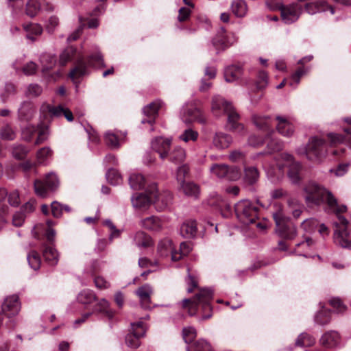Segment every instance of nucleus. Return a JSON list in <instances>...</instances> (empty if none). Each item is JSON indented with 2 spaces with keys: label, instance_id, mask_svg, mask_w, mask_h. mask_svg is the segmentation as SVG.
Instances as JSON below:
<instances>
[{
  "label": "nucleus",
  "instance_id": "obj_36",
  "mask_svg": "<svg viewBox=\"0 0 351 351\" xmlns=\"http://www.w3.org/2000/svg\"><path fill=\"white\" fill-rule=\"evenodd\" d=\"M288 208L295 219H298L303 212L304 206L296 199L290 198L287 201Z\"/></svg>",
  "mask_w": 351,
  "mask_h": 351
},
{
  "label": "nucleus",
  "instance_id": "obj_29",
  "mask_svg": "<svg viewBox=\"0 0 351 351\" xmlns=\"http://www.w3.org/2000/svg\"><path fill=\"white\" fill-rule=\"evenodd\" d=\"M95 312L102 314L109 319H112L114 315V311L110 308L109 302L104 298L97 303Z\"/></svg>",
  "mask_w": 351,
  "mask_h": 351
},
{
  "label": "nucleus",
  "instance_id": "obj_59",
  "mask_svg": "<svg viewBox=\"0 0 351 351\" xmlns=\"http://www.w3.org/2000/svg\"><path fill=\"white\" fill-rule=\"evenodd\" d=\"M318 223L315 219H306L301 223V228L306 232H311L314 230Z\"/></svg>",
  "mask_w": 351,
  "mask_h": 351
},
{
  "label": "nucleus",
  "instance_id": "obj_16",
  "mask_svg": "<svg viewBox=\"0 0 351 351\" xmlns=\"http://www.w3.org/2000/svg\"><path fill=\"white\" fill-rule=\"evenodd\" d=\"M162 102L160 100H156L145 106L143 108V112L147 119H142L141 123H148L152 125L158 115V110L162 107Z\"/></svg>",
  "mask_w": 351,
  "mask_h": 351
},
{
  "label": "nucleus",
  "instance_id": "obj_62",
  "mask_svg": "<svg viewBox=\"0 0 351 351\" xmlns=\"http://www.w3.org/2000/svg\"><path fill=\"white\" fill-rule=\"evenodd\" d=\"M52 155L51 149L48 147H43L38 150L37 157L39 162L43 163L45 160Z\"/></svg>",
  "mask_w": 351,
  "mask_h": 351
},
{
  "label": "nucleus",
  "instance_id": "obj_35",
  "mask_svg": "<svg viewBox=\"0 0 351 351\" xmlns=\"http://www.w3.org/2000/svg\"><path fill=\"white\" fill-rule=\"evenodd\" d=\"M231 10L237 17L244 16L247 10V5L244 0H234L231 3Z\"/></svg>",
  "mask_w": 351,
  "mask_h": 351
},
{
  "label": "nucleus",
  "instance_id": "obj_26",
  "mask_svg": "<svg viewBox=\"0 0 351 351\" xmlns=\"http://www.w3.org/2000/svg\"><path fill=\"white\" fill-rule=\"evenodd\" d=\"M132 206L135 208H144L152 202V196L147 193H136L131 197Z\"/></svg>",
  "mask_w": 351,
  "mask_h": 351
},
{
  "label": "nucleus",
  "instance_id": "obj_46",
  "mask_svg": "<svg viewBox=\"0 0 351 351\" xmlns=\"http://www.w3.org/2000/svg\"><path fill=\"white\" fill-rule=\"evenodd\" d=\"M186 157L185 151L180 147H176L169 155V160L175 163L184 162Z\"/></svg>",
  "mask_w": 351,
  "mask_h": 351
},
{
  "label": "nucleus",
  "instance_id": "obj_64",
  "mask_svg": "<svg viewBox=\"0 0 351 351\" xmlns=\"http://www.w3.org/2000/svg\"><path fill=\"white\" fill-rule=\"evenodd\" d=\"M267 80L268 76L267 73L263 71H260L258 73V80L256 82L257 88L259 89L265 88L267 85Z\"/></svg>",
  "mask_w": 351,
  "mask_h": 351
},
{
  "label": "nucleus",
  "instance_id": "obj_21",
  "mask_svg": "<svg viewBox=\"0 0 351 351\" xmlns=\"http://www.w3.org/2000/svg\"><path fill=\"white\" fill-rule=\"evenodd\" d=\"M140 225L149 231L159 232L162 229V223L160 219L156 216H150L141 219Z\"/></svg>",
  "mask_w": 351,
  "mask_h": 351
},
{
  "label": "nucleus",
  "instance_id": "obj_51",
  "mask_svg": "<svg viewBox=\"0 0 351 351\" xmlns=\"http://www.w3.org/2000/svg\"><path fill=\"white\" fill-rule=\"evenodd\" d=\"M40 8V3L37 0H29L26 5V14L32 18L37 14Z\"/></svg>",
  "mask_w": 351,
  "mask_h": 351
},
{
  "label": "nucleus",
  "instance_id": "obj_2",
  "mask_svg": "<svg viewBox=\"0 0 351 351\" xmlns=\"http://www.w3.org/2000/svg\"><path fill=\"white\" fill-rule=\"evenodd\" d=\"M211 109L213 112L217 116L219 115L222 112L227 114V127L230 131L239 134L245 133L244 125L238 122L240 116L230 101H226L221 96H214L212 99Z\"/></svg>",
  "mask_w": 351,
  "mask_h": 351
},
{
  "label": "nucleus",
  "instance_id": "obj_6",
  "mask_svg": "<svg viewBox=\"0 0 351 351\" xmlns=\"http://www.w3.org/2000/svg\"><path fill=\"white\" fill-rule=\"evenodd\" d=\"M87 64L88 66L96 69H101L106 66L103 56L99 51H97L89 56L87 63L83 58H80L74 69L71 71L69 74L70 77L75 80L77 77L86 75L87 73Z\"/></svg>",
  "mask_w": 351,
  "mask_h": 351
},
{
  "label": "nucleus",
  "instance_id": "obj_50",
  "mask_svg": "<svg viewBox=\"0 0 351 351\" xmlns=\"http://www.w3.org/2000/svg\"><path fill=\"white\" fill-rule=\"evenodd\" d=\"M0 135L3 140L12 141L16 137V132L10 125L7 124L1 128Z\"/></svg>",
  "mask_w": 351,
  "mask_h": 351
},
{
  "label": "nucleus",
  "instance_id": "obj_20",
  "mask_svg": "<svg viewBox=\"0 0 351 351\" xmlns=\"http://www.w3.org/2000/svg\"><path fill=\"white\" fill-rule=\"evenodd\" d=\"M171 141L162 137H156L152 141V148L158 152L162 159L167 158L170 147Z\"/></svg>",
  "mask_w": 351,
  "mask_h": 351
},
{
  "label": "nucleus",
  "instance_id": "obj_1",
  "mask_svg": "<svg viewBox=\"0 0 351 351\" xmlns=\"http://www.w3.org/2000/svg\"><path fill=\"white\" fill-rule=\"evenodd\" d=\"M304 191L306 193L305 199L308 203H312L315 205L326 203L328 211L337 215L338 222H335L337 226L334 233L335 243L342 247L351 249L350 234L346 227L348 220L346 217L339 215L347 210L346 206L343 204L339 205L337 199L330 191L316 183H308L305 186Z\"/></svg>",
  "mask_w": 351,
  "mask_h": 351
},
{
  "label": "nucleus",
  "instance_id": "obj_7",
  "mask_svg": "<svg viewBox=\"0 0 351 351\" xmlns=\"http://www.w3.org/2000/svg\"><path fill=\"white\" fill-rule=\"evenodd\" d=\"M146 193L152 196V202L158 211L165 210L172 202V194L168 191L159 193L156 183L149 184Z\"/></svg>",
  "mask_w": 351,
  "mask_h": 351
},
{
  "label": "nucleus",
  "instance_id": "obj_47",
  "mask_svg": "<svg viewBox=\"0 0 351 351\" xmlns=\"http://www.w3.org/2000/svg\"><path fill=\"white\" fill-rule=\"evenodd\" d=\"M104 139L106 145L112 149L118 148L120 145L118 135L112 132H106Z\"/></svg>",
  "mask_w": 351,
  "mask_h": 351
},
{
  "label": "nucleus",
  "instance_id": "obj_12",
  "mask_svg": "<svg viewBox=\"0 0 351 351\" xmlns=\"http://www.w3.org/2000/svg\"><path fill=\"white\" fill-rule=\"evenodd\" d=\"M40 62L43 66L42 73L48 80L56 81L61 76L60 71L50 72L56 63V58L53 55L43 53L40 56Z\"/></svg>",
  "mask_w": 351,
  "mask_h": 351
},
{
  "label": "nucleus",
  "instance_id": "obj_30",
  "mask_svg": "<svg viewBox=\"0 0 351 351\" xmlns=\"http://www.w3.org/2000/svg\"><path fill=\"white\" fill-rule=\"evenodd\" d=\"M242 75V69L239 66L232 65L226 68L224 77L227 82H233Z\"/></svg>",
  "mask_w": 351,
  "mask_h": 351
},
{
  "label": "nucleus",
  "instance_id": "obj_27",
  "mask_svg": "<svg viewBox=\"0 0 351 351\" xmlns=\"http://www.w3.org/2000/svg\"><path fill=\"white\" fill-rule=\"evenodd\" d=\"M43 255L45 262L50 266H56L59 261L60 254L56 249L51 246H45Z\"/></svg>",
  "mask_w": 351,
  "mask_h": 351
},
{
  "label": "nucleus",
  "instance_id": "obj_22",
  "mask_svg": "<svg viewBox=\"0 0 351 351\" xmlns=\"http://www.w3.org/2000/svg\"><path fill=\"white\" fill-rule=\"evenodd\" d=\"M232 143L231 136L222 132H216L213 136V144L218 149L228 148Z\"/></svg>",
  "mask_w": 351,
  "mask_h": 351
},
{
  "label": "nucleus",
  "instance_id": "obj_32",
  "mask_svg": "<svg viewBox=\"0 0 351 351\" xmlns=\"http://www.w3.org/2000/svg\"><path fill=\"white\" fill-rule=\"evenodd\" d=\"M345 134L330 133L328 136L332 145L340 143H348L351 145V128L344 129Z\"/></svg>",
  "mask_w": 351,
  "mask_h": 351
},
{
  "label": "nucleus",
  "instance_id": "obj_63",
  "mask_svg": "<svg viewBox=\"0 0 351 351\" xmlns=\"http://www.w3.org/2000/svg\"><path fill=\"white\" fill-rule=\"evenodd\" d=\"M25 215L23 212H16L14 213L12 217V224L13 226L16 227H21L23 226L25 219Z\"/></svg>",
  "mask_w": 351,
  "mask_h": 351
},
{
  "label": "nucleus",
  "instance_id": "obj_52",
  "mask_svg": "<svg viewBox=\"0 0 351 351\" xmlns=\"http://www.w3.org/2000/svg\"><path fill=\"white\" fill-rule=\"evenodd\" d=\"M272 215L277 227V230L282 228L284 226L288 225V218L284 215L281 210L274 213Z\"/></svg>",
  "mask_w": 351,
  "mask_h": 351
},
{
  "label": "nucleus",
  "instance_id": "obj_3",
  "mask_svg": "<svg viewBox=\"0 0 351 351\" xmlns=\"http://www.w3.org/2000/svg\"><path fill=\"white\" fill-rule=\"evenodd\" d=\"M213 291L211 289L204 288L199 290V292L195 295L193 300L184 299L182 300V306L186 307L189 304L191 308H194V312L191 313V315L195 313L196 308L198 305H201L202 308V319H207L212 316V307L210 301L213 299Z\"/></svg>",
  "mask_w": 351,
  "mask_h": 351
},
{
  "label": "nucleus",
  "instance_id": "obj_4",
  "mask_svg": "<svg viewBox=\"0 0 351 351\" xmlns=\"http://www.w3.org/2000/svg\"><path fill=\"white\" fill-rule=\"evenodd\" d=\"M327 146V143L323 139L312 137L305 147L298 149V153L304 154L310 160L319 161L326 156Z\"/></svg>",
  "mask_w": 351,
  "mask_h": 351
},
{
  "label": "nucleus",
  "instance_id": "obj_9",
  "mask_svg": "<svg viewBox=\"0 0 351 351\" xmlns=\"http://www.w3.org/2000/svg\"><path fill=\"white\" fill-rule=\"evenodd\" d=\"M59 186V180L57 176L51 172L46 175L44 181L37 180L34 182V190L37 195L46 197L47 191H54Z\"/></svg>",
  "mask_w": 351,
  "mask_h": 351
},
{
  "label": "nucleus",
  "instance_id": "obj_53",
  "mask_svg": "<svg viewBox=\"0 0 351 351\" xmlns=\"http://www.w3.org/2000/svg\"><path fill=\"white\" fill-rule=\"evenodd\" d=\"M106 177L108 182L112 185H117L122 180L119 173L114 169H109L106 174Z\"/></svg>",
  "mask_w": 351,
  "mask_h": 351
},
{
  "label": "nucleus",
  "instance_id": "obj_31",
  "mask_svg": "<svg viewBox=\"0 0 351 351\" xmlns=\"http://www.w3.org/2000/svg\"><path fill=\"white\" fill-rule=\"evenodd\" d=\"M283 147H284V144L281 141L276 139L275 138L271 137L269 139V141L267 143V150L263 152L258 153L256 154V156L258 157V156H263V155L269 156L272 152H279V151L282 150L283 149Z\"/></svg>",
  "mask_w": 351,
  "mask_h": 351
},
{
  "label": "nucleus",
  "instance_id": "obj_13",
  "mask_svg": "<svg viewBox=\"0 0 351 351\" xmlns=\"http://www.w3.org/2000/svg\"><path fill=\"white\" fill-rule=\"evenodd\" d=\"M182 119L186 123L197 121L205 123L206 119L203 117L201 110L193 104H186L182 108Z\"/></svg>",
  "mask_w": 351,
  "mask_h": 351
},
{
  "label": "nucleus",
  "instance_id": "obj_34",
  "mask_svg": "<svg viewBox=\"0 0 351 351\" xmlns=\"http://www.w3.org/2000/svg\"><path fill=\"white\" fill-rule=\"evenodd\" d=\"M339 341V334L335 331L327 332L322 335L320 343L327 348H332L336 346Z\"/></svg>",
  "mask_w": 351,
  "mask_h": 351
},
{
  "label": "nucleus",
  "instance_id": "obj_44",
  "mask_svg": "<svg viewBox=\"0 0 351 351\" xmlns=\"http://www.w3.org/2000/svg\"><path fill=\"white\" fill-rule=\"evenodd\" d=\"M187 351H213L211 345L205 339L197 341L191 347L186 348Z\"/></svg>",
  "mask_w": 351,
  "mask_h": 351
},
{
  "label": "nucleus",
  "instance_id": "obj_11",
  "mask_svg": "<svg viewBox=\"0 0 351 351\" xmlns=\"http://www.w3.org/2000/svg\"><path fill=\"white\" fill-rule=\"evenodd\" d=\"M237 40L234 34L227 32L223 28L219 29L213 38L212 43L218 53L232 46Z\"/></svg>",
  "mask_w": 351,
  "mask_h": 351
},
{
  "label": "nucleus",
  "instance_id": "obj_33",
  "mask_svg": "<svg viewBox=\"0 0 351 351\" xmlns=\"http://www.w3.org/2000/svg\"><path fill=\"white\" fill-rule=\"evenodd\" d=\"M128 182L131 189L134 190H141L145 187L146 184L145 177L138 173H132L129 177Z\"/></svg>",
  "mask_w": 351,
  "mask_h": 351
},
{
  "label": "nucleus",
  "instance_id": "obj_61",
  "mask_svg": "<svg viewBox=\"0 0 351 351\" xmlns=\"http://www.w3.org/2000/svg\"><path fill=\"white\" fill-rule=\"evenodd\" d=\"M330 304L336 309L337 313H342L347 309L346 305H344L341 300L338 298H334L330 300Z\"/></svg>",
  "mask_w": 351,
  "mask_h": 351
},
{
  "label": "nucleus",
  "instance_id": "obj_19",
  "mask_svg": "<svg viewBox=\"0 0 351 351\" xmlns=\"http://www.w3.org/2000/svg\"><path fill=\"white\" fill-rule=\"evenodd\" d=\"M132 243L139 248H147L154 245L152 237L146 232L139 230L130 235Z\"/></svg>",
  "mask_w": 351,
  "mask_h": 351
},
{
  "label": "nucleus",
  "instance_id": "obj_5",
  "mask_svg": "<svg viewBox=\"0 0 351 351\" xmlns=\"http://www.w3.org/2000/svg\"><path fill=\"white\" fill-rule=\"evenodd\" d=\"M239 220L245 225L253 223L258 219V208L248 199H242L234 205Z\"/></svg>",
  "mask_w": 351,
  "mask_h": 351
},
{
  "label": "nucleus",
  "instance_id": "obj_10",
  "mask_svg": "<svg viewBox=\"0 0 351 351\" xmlns=\"http://www.w3.org/2000/svg\"><path fill=\"white\" fill-rule=\"evenodd\" d=\"M210 169L213 175L229 181L237 180L241 177V171L237 167H229L223 164H215Z\"/></svg>",
  "mask_w": 351,
  "mask_h": 351
},
{
  "label": "nucleus",
  "instance_id": "obj_28",
  "mask_svg": "<svg viewBox=\"0 0 351 351\" xmlns=\"http://www.w3.org/2000/svg\"><path fill=\"white\" fill-rule=\"evenodd\" d=\"M197 223L195 221L189 220L184 222L180 227L181 235L187 239L193 238L197 233Z\"/></svg>",
  "mask_w": 351,
  "mask_h": 351
},
{
  "label": "nucleus",
  "instance_id": "obj_15",
  "mask_svg": "<svg viewBox=\"0 0 351 351\" xmlns=\"http://www.w3.org/2000/svg\"><path fill=\"white\" fill-rule=\"evenodd\" d=\"M301 10V7L297 3L283 5L280 10L282 19L285 23H292L298 19Z\"/></svg>",
  "mask_w": 351,
  "mask_h": 351
},
{
  "label": "nucleus",
  "instance_id": "obj_60",
  "mask_svg": "<svg viewBox=\"0 0 351 351\" xmlns=\"http://www.w3.org/2000/svg\"><path fill=\"white\" fill-rule=\"evenodd\" d=\"M198 136V133L191 129L186 130L180 136V138L184 141L188 142L189 141H195Z\"/></svg>",
  "mask_w": 351,
  "mask_h": 351
},
{
  "label": "nucleus",
  "instance_id": "obj_24",
  "mask_svg": "<svg viewBox=\"0 0 351 351\" xmlns=\"http://www.w3.org/2000/svg\"><path fill=\"white\" fill-rule=\"evenodd\" d=\"M276 119L278 121L276 128L280 134L287 137H289L293 134L294 127L286 118L277 116Z\"/></svg>",
  "mask_w": 351,
  "mask_h": 351
},
{
  "label": "nucleus",
  "instance_id": "obj_25",
  "mask_svg": "<svg viewBox=\"0 0 351 351\" xmlns=\"http://www.w3.org/2000/svg\"><path fill=\"white\" fill-rule=\"evenodd\" d=\"M305 9L310 14H313L316 12H325L327 10H329L332 14L335 13L334 8L326 4L323 1L306 3Z\"/></svg>",
  "mask_w": 351,
  "mask_h": 351
},
{
  "label": "nucleus",
  "instance_id": "obj_42",
  "mask_svg": "<svg viewBox=\"0 0 351 351\" xmlns=\"http://www.w3.org/2000/svg\"><path fill=\"white\" fill-rule=\"evenodd\" d=\"M282 238L293 239L297 235L296 228L294 226L287 225L277 230Z\"/></svg>",
  "mask_w": 351,
  "mask_h": 351
},
{
  "label": "nucleus",
  "instance_id": "obj_41",
  "mask_svg": "<svg viewBox=\"0 0 351 351\" xmlns=\"http://www.w3.org/2000/svg\"><path fill=\"white\" fill-rule=\"evenodd\" d=\"M23 28L28 33L27 34V38L32 40H34L32 35L38 36L43 32L42 27L36 23L24 24Z\"/></svg>",
  "mask_w": 351,
  "mask_h": 351
},
{
  "label": "nucleus",
  "instance_id": "obj_8",
  "mask_svg": "<svg viewBox=\"0 0 351 351\" xmlns=\"http://www.w3.org/2000/svg\"><path fill=\"white\" fill-rule=\"evenodd\" d=\"M282 158L285 162L283 165H278V168L281 171L283 166L288 167L287 176L290 181L293 184H298L301 180L300 172L302 169L301 164L298 162H295L292 155L284 153L282 154Z\"/></svg>",
  "mask_w": 351,
  "mask_h": 351
},
{
  "label": "nucleus",
  "instance_id": "obj_39",
  "mask_svg": "<svg viewBox=\"0 0 351 351\" xmlns=\"http://www.w3.org/2000/svg\"><path fill=\"white\" fill-rule=\"evenodd\" d=\"M77 299L82 304H89L95 301L97 297L93 291L85 289L78 294Z\"/></svg>",
  "mask_w": 351,
  "mask_h": 351
},
{
  "label": "nucleus",
  "instance_id": "obj_54",
  "mask_svg": "<svg viewBox=\"0 0 351 351\" xmlns=\"http://www.w3.org/2000/svg\"><path fill=\"white\" fill-rule=\"evenodd\" d=\"M315 320L318 324H327L330 321V312L326 309L321 310L315 315Z\"/></svg>",
  "mask_w": 351,
  "mask_h": 351
},
{
  "label": "nucleus",
  "instance_id": "obj_56",
  "mask_svg": "<svg viewBox=\"0 0 351 351\" xmlns=\"http://www.w3.org/2000/svg\"><path fill=\"white\" fill-rule=\"evenodd\" d=\"M29 150L23 145H15L12 148V156L17 160H23L26 156Z\"/></svg>",
  "mask_w": 351,
  "mask_h": 351
},
{
  "label": "nucleus",
  "instance_id": "obj_48",
  "mask_svg": "<svg viewBox=\"0 0 351 351\" xmlns=\"http://www.w3.org/2000/svg\"><path fill=\"white\" fill-rule=\"evenodd\" d=\"M130 331L136 337H143L146 333V327L142 321H138L130 324Z\"/></svg>",
  "mask_w": 351,
  "mask_h": 351
},
{
  "label": "nucleus",
  "instance_id": "obj_23",
  "mask_svg": "<svg viewBox=\"0 0 351 351\" xmlns=\"http://www.w3.org/2000/svg\"><path fill=\"white\" fill-rule=\"evenodd\" d=\"M35 112V108L32 103L23 101L18 110L19 119L21 121H29L33 118Z\"/></svg>",
  "mask_w": 351,
  "mask_h": 351
},
{
  "label": "nucleus",
  "instance_id": "obj_43",
  "mask_svg": "<svg viewBox=\"0 0 351 351\" xmlns=\"http://www.w3.org/2000/svg\"><path fill=\"white\" fill-rule=\"evenodd\" d=\"M315 343V339L311 335L307 333H301L296 341L295 345L300 347H309L314 345Z\"/></svg>",
  "mask_w": 351,
  "mask_h": 351
},
{
  "label": "nucleus",
  "instance_id": "obj_38",
  "mask_svg": "<svg viewBox=\"0 0 351 351\" xmlns=\"http://www.w3.org/2000/svg\"><path fill=\"white\" fill-rule=\"evenodd\" d=\"M254 125L260 130H268L270 126V117L254 114L252 116Z\"/></svg>",
  "mask_w": 351,
  "mask_h": 351
},
{
  "label": "nucleus",
  "instance_id": "obj_49",
  "mask_svg": "<svg viewBox=\"0 0 351 351\" xmlns=\"http://www.w3.org/2000/svg\"><path fill=\"white\" fill-rule=\"evenodd\" d=\"M29 266L34 270H37L40 268L41 264V260L39 254L36 251L30 252L27 257Z\"/></svg>",
  "mask_w": 351,
  "mask_h": 351
},
{
  "label": "nucleus",
  "instance_id": "obj_55",
  "mask_svg": "<svg viewBox=\"0 0 351 351\" xmlns=\"http://www.w3.org/2000/svg\"><path fill=\"white\" fill-rule=\"evenodd\" d=\"M43 93V88L37 84H30L27 86L25 95L29 97H36Z\"/></svg>",
  "mask_w": 351,
  "mask_h": 351
},
{
  "label": "nucleus",
  "instance_id": "obj_58",
  "mask_svg": "<svg viewBox=\"0 0 351 351\" xmlns=\"http://www.w3.org/2000/svg\"><path fill=\"white\" fill-rule=\"evenodd\" d=\"M196 336V330L193 327L189 326L182 329V337L186 343H191Z\"/></svg>",
  "mask_w": 351,
  "mask_h": 351
},
{
  "label": "nucleus",
  "instance_id": "obj_37",
  "mask_svg": "<svg viewBox=\"0 0 351 351\" xmlns=\"http://www.w3.org/2000/svg\"><path fill=\"white\" fill-rule=\"evenodd\" d=\"M181 189L186 195L195 198H197L199 193V186L191 182L181 183Z\"/></svg>",
  "mask_w": 351,
  "mask_h": 351
},
{
  "label": "nucleus",
  "instance_id": "obj_17",
  "mask_svg": "<svg viewBox=\"0 0 351 351\" xmlns=\"http://www.w3.org/2000/svg\"><path fill=\"white\" fill-rule=\"evenodd\" d=\"M139 298L141 305L143 308H151V295L153 293V288L149 284H145L138 287L135 291Z\"/></svg>",
  "mask_w": 351,
  "mask_h": 351
},
{
  "label": "nucleus",
  "instance_id": "obj_18",
  "mask_svg": "<svg viewBox=\"0 0 351 351\" xmlns=\"http://www.w3.org/2000/svg\"><path fill=\"white\" fill-rule=\"evenodd\" d=\"M158 251L162 256H167L171 254V258L174 261L180 259V256H178V252L174 250L172 241L169 239H164L159 242Z\"/></svg>",
  "mask_w": 351,
  "mask_h": 351
},
{
  "label": "nucleus",
  "instance_id": "obj_40",
  "mask_svg": "<svg viewBox=\"0 0 351 351\" xmlns=\"http://www.w3.org/2000/svg\"><path fill=\"white\" fill-rule=\"evenodd\" d=\"M76 54V49L72 46L66 47L60 55L59 64L64 66L71 61Z\"/></svg>",
  "mask_w": 351,
  "mask_h": 351
},
{
  "label": "nucleus",
  "instance_id": "obj_14",
  "mask_svg": "<svg viewBox=\"0 0 351 351\" xmlns=\"http://www.w3.org/2000/svg\"><path fill=\"white\" fill-rule=\"evenodd\" d=\"M21 310V302L17 295H12L5 298L2 305L1 311L8 317L16 315Z\"/></svg>",
  "mask_w": 351,
  "mask_h": 351
},
{
  "label": "nucleus",
  "instance_id": "obj_45",
  "mask_svg": "<svg viewBox=\"0 0 351 351\" xmlns=\"http://www.w3.org/2000/svg\"><path fill=\"white\" fill-rule=\"evenodd\" d=\"M259 177L258 169L254 167H250L245 169V180L250 184L255 183Z\"/></svg>",
  "mask_w": 351,
  "mask_h": 351
},
{
  "label": "nucleus",
  "instance_id": "obj_57",
  "mask_svg": "<svg viewBox=\"0 0 351 351\" xmlns=\"http://www.w3.org/2000/svg\"><path fill=\"white\" fill-rule=\"evenodd\" d=\"M125 342L127 346L132 349H136L141 346L140 337L132 332L125 336Z\"/></svg>",
  "mask_w": 351,
  "mask_h": 351
}]
</instances>
